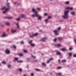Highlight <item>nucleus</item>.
Wrapping results in <instances>:
<instances>
[{
  "mask_svg": "<svg viewBox=\"0 0 76 76\" xmlns=\"http://www.w3.org/2000/svg\"><path fill=\"white\" fill-rule=\"evenodd\" d=\"M57 40V39L55 38L54 40V41H55V42H56Z\"/></svg>",
  "mask_w": 76,
  "mask_h": 76,
  "instance_id": "45",
  "label": "nucleus"
},
{
  "mask_svg": "<svg viewBox=\"0 0 76 76\" xmlns=\"http://www.w3.org/2000/svg\"><path fill=\"white\" fill-rule=\"evenodd\" d=\"M58 62H59V63H60V59H59L58 60Z\"/></svg>",
  "mask_w": 76,
  "mask_h": 76,
  "instance_id": "53",
  "label": "nucleus"
},
{
  "mask_svg": "<svg viewBox=\"0 0 76 76\" xmlns=\"http://www.w3.org/2000/svg\"><path fill=\"white\" fill-rule=\"evenodd\" d=\"M37 10H40V9L39 8H37Z\"/></svg>",
  "mask_w": 76,
  "mask_h": 76,
  "instance_id": "50",
  "label": "nucleus"
},
{
  "mask_svg": "<svg viewBox=\"0 0 76 76\" xmlns=\"http://www.w3.org/2000/svg\"><path fill=\"white\" fill-rule=\"evenodd\" d=\"M69 56H71L72 55V53H69Z\"/></svg>",
  "mask_w": 76,
  "mask_h": 76,
  "instance_id": "36",
  "label": "nucleus"
},
{
  "mask_svg": "<svg viewBox=\"0 0 76 76\" xmlns=\"http://www.w3.org/2000/svg\"><path fill=\"white\" fill-rule=\"evenodd\" d=\"M32 42V40H31L29 42V44H31Z\"/></svg>",
  "mask_w": 76,
  "mask_h": 76,
  "instance_id": "17",
  "label": "nucleus"
},
{
  "mask_svg": "<svg viewBox=\"0 0 76 76\" xmlns=\"http://www.w3.org/2000/svg\"><path fill=\"white\" fill-rule=\"evenodd\" d=\"M61 61L62 63H66V60L64 59L62 60Z\"/></svg>",
  "mask_w": 76,
  "mask_h": 76,
  "instance_id": "13",
  "label": "nucleus"
},
{
  "mask_svg": "<svg viewBox=\"0 0 76 76\" xmlns=\"http://www.w3.org/2000/svg\"><path fill=\"white\" fill-rule=\"evenodd\" d=\"M41 19V17L40 16H39L38 17V19L39 20H40V19Z\"/></svg>",
  "mask_w": 76,
  "mask_h": 76,
  "instance_id": "30",
  "label": "nucleus"
},
{
  "mask_svg": "<svg viewBox=\"0 0 76 76\" xmlns=\"http://www.w3.org/2000/svg\"><path fill=\"white\" fill-rule=\"evenodd\" d=\"M74 42H75V44H76V39H74Z\"/></svg>",
  "mask_w": 76,
  "mask_h": 76,
  "instance_id": "46",
  "label": "nucleus"
},
{
  "mask_svg": "<svg viewBox=\"0 0 76 76\" xmlns=\"http://www.w3.org/2000/svg\"><path fill=\"white\" fill-rule=\"evenodd\" d=\"M50 0V1H52V0Z\"/></svg>",
  "mask_w": 76,
  "mask_h": 76,
  "instance_id": "63",
  "label": "nucleus"
},
{
  "mask_svg": "<svg viewBox=\"0 0 76 76\" xmlns=\"http://www.w3.org/2000/svg\"><path fill=\"white\" fill-rule=\"evenodd\" d=\"M24 42H23V41H21V44H24Z\"/></svg>",
  "mask_w": 76,
  "mask_h": 76,
  "instance_id": "52",
  "label": "nucleus"
},
{
  "mask_svg": "<svg viewBox=\"0 0 76 76\" xmlns=\"http://www.w3.org/2000/svg\"><path fill=\"white\" fill-rule=\"evenodd\" d=\"M28 65L27 66H26L27 68H28Z\"/></svg>",
  "mask_w": 76,
  "mask_h": 76,
  "instance_id": "57",
  "label": "nucleus"
},
{
  "mask_svg": "<svg viewBox=\"0 0 76 76\" xmlns=\"http://www.w3.org/2000/svg\"><path fill=\"white\" fill-rule=\"evenodd\" d=\"M5 18H7V19H12L13 18V17H5Z\"/></svg>",
  "mask_w": 76,
  "mask_h": 76,
  "instance_id": "11",
  "label": "nucleus"
},
{
  "mask_svg": "<svg viewBox=\"0 0 76 76\" xmlns=\"http://www.w3.org/2000/svg\"><path fill=\"white\" fill-rule=\"evenodd\" d=\"M33 37H34V34L30 35V38H33Z\"/></svg>",
  "mask_w": 76,
  "mask_h": 76,
  "instance_id": "19",
  "label": "nucleus"
},
{
  "mask_svg": "<svg viewBox=\"0 0 76 76\" xmlns=\"http://www.w3.org/2000/svg\"><path fill=\"white\" fill-rule=\"evenodd\" d=\"M34 75V74L33 73H32L31 74V76H33Z\"/></svg>",
  "mask_w": 76,
  "mask_h": 76,
  "instance_id": "40",
  "label": "nucleus"
},
{
  "mask_svg": "<svg viewBox=\"0 0 76 76\" xmlns=\"http://www.w3.org/2000/svg\"><path fill=\"white\" fill-rule=\"evenodd\" d=\"M18 70L20 72H22V69H21L20 68L18 69Z\"/></svg>",
  "mask_w": 76,
  "mask_h": 76,
  "instance_id": "29",
  "label": "nucleus"
},
{
  "mask_svg": "<svg viewBox=\"0 0 76 76\" xmlns=\"http://www.w3.org/2000/svg\"><path fill=\"white\" fill-rule=\"evenodd\" d=\"M8 67H11V65H8Z\"/></svg>",
  "mask_w": 76,
  "mask_h": 76,
  "instance_id": "47",
  "label": "nucleus"
},
{
  "mask_svg": "<svg viewBox=\"0 0 76 76\" xmlns=\"http://www.w3.org/2000/svg\"><path fill=\"white\" fill-rule=\"evenodd\" d=\"M37 61V60H36L35 61Z\"/></svg>",
  "mask_w": 76,
  "mask_h": 76,
  "instance_id": "59",
  "label": "nucleus"
},
{
  "mask_svg": "<svg viewBox=\"0 0 76 76\" xmlns=\"http://www.w3.org/2000/svg\"><path fill=\"white\" fill-rule=\"evenodd\" d=\"M73 7H67L66 8V9H68L69 10H73Z\"/></svg>",
  "mask_w": 76,
  "mask_h": 76,
  "instance_id": "7",
  "label": "nucleus"
},
{
  "mask_svg": "<svg viewBox=\"0 0 76 76\" xmlns=\"http://www.w3.org/2000/svg\"><path fill=\"white\" fill-rule=\"evenodd\" d=\"M11 32L12 33V34H14V33H15V32H16V30H14L13 29H12Z\"/></svg>",
  "mask_w": 76,
  "mask_h": 76,
  "instance_id": "9",
  "label": "nucleus"
},
{
  "mask_svg": "<svg viewBox=\"0 0 76 76\" xmlns=\"http://www.w3.org/2000/svg\"><path fill=\"white\" fill-rule=\"evenodd\" d=\"M50 61L49 59L47 61V63L48 64L50 63Z\"/></svg>",
  "mask_w": 76,
  "mask_h": 76,
  "instance_id": "32",
  "label": "nucleus"
},
{
  "mask_svg": "<svg viewBox=\"0 0 76 76\" xmlns=\"http://www.w3.org/2000/svg\"><path fill=\"white\" fill-rule=\"evenodd\" d=\"M21 17L22 18H25V15H22L21 16Z\"/></svg>",
  "mask_w": 76,
  "mask_h": 76,
  "instance_id": "34",
  "label": "nucleus"
},
{
  "mask_svg": "<svg viewBox=\"0 0 76 76\" xmlns=\"http://www.w3.org/2000/svg\"><path fill=\"white\" fill-rule=\"evenodd\" d=\"M61 30V27H59L58 28V30H56L53 31V32L55 33V35H59V34L58 33V31H60Z\"/></svg>",
  "mask_w": 76,
  "mask_h": 76,
  "instance_id": "3",
  "label": "nucleus"
},
{
  "mask_svg": "<svg viewBox=\"0 0 76 76\" xmlns=\"http://www.w3.org/2000/svg\"><path fill=\"white\" fill-rule=\"evenodd\" d=\"M13 48L15 49H16V46H15V45H14Z\"/></svg>",
  "mask_w": 76,
  "mask_h": 76,
  "instance_id": "37",
  "label": "nucleus"
},
{
  "mask_svg": "<svg viewBox=\"0 0 76 76\" xmlns=\"http://www.w3.org/2000/svg\"><path fill=\"white\" fill-rule=\"evenodd\" d=\"M58 40H61L63 39V38L61 37H59L58 38Z\"/></svg>",
  "mask_w": 76,
  "mask_h": 76,
  "instance_id": "23",
  "label": "nucleus"
},
{
  "mask_svg": "<svg viewBox=\"0 0 76 76\" xmlns=\"http://www.w3.org/2000/svg\"><path fill=\"white\" fill-rule=\"evenodd\" d=\"M56 54L59 56H60V55H61V53L57 51L56 52Z\"/></svg>",
  "mask_w": 76,
  "mask_h": 76,
  "instance_id": "12",
  "label": "nucleus"
},
{
  "mask_svg": "<svg viewBox=\"0 0 76 76\" xmlns=\"http://www.w3.org/2000/svg\"><path fill=\"white\" fill-rule=\"evenodd\" d=\"M49 60V61H51V60H53V58H50Z\"/></svg>",
  "mask_w": 76,
  "mask_h": 76,
  "instance_id": "31",
  "label": "nucleus"
},
{
  "mask_svg": "<svg viewBox=\"0 0 76 76\" xmlns=\"http://www.w3.org/2000/svg\"><path fill=\"white\" fill-rule=\"evenodd\" d=\"M2 63L3 64H6V62L5 61H3L2 62Z\"/></svg>",
  "mask_w": 76,
  "mask_h": 76,
  "instance_id": "35",
  "label": "nucleus"
},
{
  "mask_svg": "<svg viewBox=\"0 0 76 76\" xmlns=\"http://www.w3.org/2000/svg\"><path fill=\"white\" fill-rule=\"evenodd\" d=\"M71 15H75V12H71Z\"/></svg>",
  "mask_w": 76,
  "mask_h": 76,
  "instance_id": "25",
  "label": "nucleus"
},
{
  "mask_svg": "<svg viewBox=\"0 0 76 76\" xmlns=\"http://www.w3.org/2000/svg\"><path fill=\"white\" fill-rule=\"evenodd\" d=\"M59 22H63V20H61V21L59 20Z\"/></svg>",
  "mask_w": 76,
  "mask_h": 76,
  "instance_id": "55",
  "label": "nucleus"
},
{
  "mask_svg": "<svg viewBox=\"0 0 76 76\" xmlns=\"http://www.w3.org/2000/svg\"><path fill=\"white\" fill-rule=\"evenodd\" d=\"M61 67L60 66L58 67L57 68V69H61Z\"/></svg>",
  "mask_w": 76,
  "mask_h": 76,
  "instance_id": "39",
  "label": "nucleus"
},
{
  "mask_svg": "<svg viewBox=\"0 0 76 76\" xmlns=\"http://www.w3.org/2000/svg\"><path fill=\"white\" fill-rule=\"evenodd\" d=\"M5 53H7V54H10V50L8 49H7L6 50Z\"/></svg>",
  "mask_w": 76,
  "mask_h": 76,
  "instance_id": "5",
  "label": "nucleus"
},
{
  "mask_svg": "<svg viewBox=\"0 0 76 76\" xmlns=\"http://www.w3.org/2000/svg\"><path fill=\"white\" fill-rule=\"evenodd\" d=\"M16 25H17V28H19V24H18V23H17Z\"/></svg>",
  "mask_w": 76,
  "mask_h": 76,
  "instance_id": "28",
  "label": "nucleus"
},
{
  "mask_svg": "<svg viewBox=\"0 0 76 76\" xmlns=\"http://www.w3.org/2000/svg\"><path fill=\"white\" fill-rule=\"evenodd\" d=\"M1 9L2 10H3V9H4V10H5V11L3 12V13H4V14H5V13H6L7 12V11L8 10H9V8H7L6 9V7H2L1 8Z\"/></svg>",
  "mask_w": 76,
  "mask_h": 76,
  "instance_id": "4",
  "label": "nucleus"
},
{
  "mask_svg": "<svg viewBox=\"0 0 76 76\" xmlns=\"http://www.w3.org/2000/svg\"><path fill=\"white\" fill-rule=\"evenodd\" d=\"M47 13H45L44 15V16H47Z\"/></svg>",
  "mask_w": 76,
  "mask_h": 76,
  "instance_id": "42",
  "label": "nucleus"
},
{
  "mask_svg": "<svg viewBox=\"0 0 76 76\" xmlns=\"http://www.w3.org/2000/svg\"><path fill=\"white\" fill-rule=\"evenodd\" d=\"M61 50L62 51H66V49H62Z\"/></svg>",
  "mask_w": 76,
  "mask_h": 76,
  "instance_id": "20",
  "label": "nucleus"
},
{
  "mask_svg": "<svg viewBox=\"0 0 76 76\" xmlns=\"http://www.w3.org/2000/svg\"><path fill=\"white\" fill-rule=\"evenodd\" d=\"M18 54L20 57H22L23 56V54L21 53H18Z\"/></svg>",
  "mask_w": 76,
  "mask_h": 76,
  "instance_id": "10",
  "label": "nucleus"
},
{
  "mask_svg": "<svg viewBox=\"0 0 76 76\" xmlns=\"http://www.w3.org/2000/svg\"><path fill=\"white\" fill-rule=\"evenodd\" d=\"M6 36H7V35L6 34V33L5 32H4L2 35V37H6Z\"/></svg>",
  "mask_w": 76,
  "mask_h": 76,
  "instance_id": "8",
  "label": "nucleus"
},
{
  "mask_svg": "<svg viewBox=\"0 0 76 76\" xmlns=\"http://www.w3.org/2000/svg\"><path fill=\"white\" fill-rule=\"evenodd\" d=\"M32 11L34 13H35V14H33L32 15V16L33 17H35V16H36V17H38L39 16V15L38 14L37 12H35V9H32Z\"/></svg>",
  "mask_w": 76,
  "mask_h": 76,
  "instance_id": "1",
  "label": "nucleus"
},
{
  "mask_svg": "<svg viewBox=\"0 0 76 76\" xmlns=\"http://www.w3.org/2000/svg\"><path fill=\"white\" fill-rule=\"evenodd\" d=\"M47 39L46 37H44L43 38L41 39V41H42V42H44L45 40Z\"/></svg>",
  "mask_w": 76,
  "mask_h": 76,
  "instance_id": "6",
  "label": "nucleus"
},
{
  "mask_svg": "<svg viewBox=\"0 0 76 76\" xmlns=\"http://www.w3.org/2000/svg\"><path fill=\"white\" fill-rule=\"evenodd\" d=\"M17 62H18V63H22L23 61H22L17 60Z\"/></svg>",
  "mask_w": 76,
  "mask_h": 76,
  "instance_id": "18",
  "label": "nucleus"
},
{
  "mask_svg": "<svg viewBox=\"0 0 76 76\" xmlns=\"http://www.w3.org/2000/svg\"><path fill=\"white\" fill-rule=\"evenodd\" d=\"M51 18V16H50L48 17V19H50V18Z\"/></svg>",
  "mask_w": 76,
  "mask_h": 76,
  "instance_id": "48",
  "label": "nucleus"
},
{
  "mask_svg": "<svg viewBox=\"0 0 76 76\" xmlns=\"http://www.w3.org/2000/svg\"><path fill=\"white\" fill-rule=\"evenodd\" d=\"M16 3H17V2H15V3H14V4H16Z\"/></svg>",
  "mask_w": 76,
  "mask_h": 76,
  "instance_id": "56",
  "label": "nucleus"
},
{
  "mask_svg": "<svg viewBox=\"0 0 76 76\" xmlns=\"http://www.w3.org/2000/svg\"><path fill=\"white\" fill-rule=\"evenodd\" d=\"M18 5H19V3H18Z\"/></svg>",
  "mask_w": 76,
  "mask_h": 76,
  "instance_id": "61",
  "label": "nucleus"
},
{
  "mask_svg": "<svg viewBox=\"0 0 76 76\" xmlns=\"http://www.w3.org/2000/svg\"><path fill=\"white\" fill-rule=\"evenodd\" d=\"M0 65H1V64H0Z\"/></svg>",
  "mask_w": 76,
  "mask_h": 76,
  "instance_id": "64",
  "label": "nucleus"
},
{
  "mask_svg": "<svg viewBox=\"0 0 76 76\" xmlns=\"http://www.w3.org/2000/svg\"><path fill=\"white\" fill-rule=\"evenodd\" d=\"M69 13V11H65L64 15L62 16L63 18L64 19H67V18H68V13Z\"/></svg>",
  "mask_w": 76,
  "mask_h": 76,
  "instance_id": "2",
  "label": "nucleus"
},
{
  "mask_svg": "<svg viewBox=\"0 0 76 76\" xmlns=\"http://www.w3.org/2000/svg\"><path fill=\"white\" fill-rule=\"evenodd\" d=\"M24 53H27V51L26 50H23Z\"/></svg>",
  "mask_w": 76,
  "mask_h": 76,
  "instance_id": "38",
  "label": "nucleus"
},
{
  "mask_svg": "<svg viewBox=\"0 0 76 76\" xmlns=\"http://www.w3.org/2000/svg\"><path fill=\"white\" fill-rule=\"evenodd\" d=\"M6 25L7 26H9V25H10V23L8 22H6Z\"/></svg>",
  "mask_w": 76,
  "mask_h": 76,
  "instance_id": "14",
  "label": "nucleus"
},
{
  "mask_svg": "<svg viewBox=\"0 0 76 76\" xmlns=\"http://www.w3.org/2000/svg\"><path fill=\"white\" fill-rule=\"evenodd\" d=\"M66 4H69V1H66Z\"/></svg>",
  "mask_w": 76,
  "mask_h": 76,
  "instance_id": "33",
  "label": "nucleus"
},
{
  "mask_svg": "<svg viewBox=\"0 0 76 76\" xmlns=\"http://www.w3.org/2000/svg\"><path fill=\"white\" fill-rule=\"evenodd\" d=\"M73 57H76V54H74Z\"/></svg>",
  "mask_w": 76,
  "mask_h": 76,
  "instance_id": "43",
  "label": "nucleus"
},
{
  "mask_svg": "<svg viewBox=\"0 0 76 76\" xmlns=\"http://www.w3.org/2000/svg\"><path fill=\"white\" fill-rule=\"evenodd\" d=\"M47 21H48V20L47 19L45 20V22H47Z\"/></svg>",
  "mask_w": 76,
  "mask_h": 76,
  "instance_id": "54",
  "label": "nucleus"
},
{
  "mask_svg": "<svg viewBox=\"0 0 76 76\" xmlns=\"http://www.w3.org/2000/svg\"><path fill=\"white\" fill-rule=\"evenodd\" d=\"M50 75H52V74L51 73H50Z\"/></svg>",
  "mask_w": 76,
  "mask_h": 76,
  "instance_id": "60",
  "label": "nucleus"
},
{
  "mask_svg": "<svg viewBox=\"0 0 76 76\" xmlns=\"http://www.w3.org/2000/svg\"><path fill=\"white\" fill-rule=\"evenodd\" d=\"M33 35H34V37H35V36H37V35H38V33H35V34H34Z\"/></svg>",
  "mask_w": 76,
  "mask_h": 76,
  "instance_id": "15",
  "label": "nucleus"
},
{
  "mask_svg": "<svg viewBox=\"0 0 76 76\" xmlns=\"http://www.w3.org/2000/svg\"><path fill=\"white\" fill-rule=\"evenodd\" d=\"M42 65L43 66H46V64L45 63H42Z\"/></svg>",
  "mask_w": 76,
  "mask_h": 76,
  "instance_id": "16",
  "label": "nucleus"
},
{
  "mask_svg": "<svg viewBox=\"0 0 76 76\" xmlns=\"http://www.w3.org/2000/svg\"><path fill=\"white\" fill-rule=\"evenodd\" d=\"M31 57L33 58H35V59L36 58V57L35 56H33V55H31Z\"/></svg>",
  "mask_w": 76,
  "mask_h": 76,
  "instance_id": "24",
  "label": "nucleus"
},
{
  "mask_svg": "<svg viewBox=\"0 0 76 76\" xmlns=\"http://www.w3.org/2000/svg\"><path fill=\"white\" fill-rule=\"evenodd\" d=\"M18 58H15V60H16L17 61H18Z\"/></svg>",
  "mask_w": 76,
  "mask_h": 76,
  "instance_id": "26",
  "label": "nucleus"
},
{
  "mask_svg": "<svg viewBox=\"0 0 76 76\" xmlns=\"http://www.w3.org/2000/svg\"><path fill=\"white\" fill-rule=\"evenodd\" d=\"M31 46H32V47H34V46H35V44H32V43H31Z\"/></svg>",
  "mask_w": 76,
  "mask_h": 76,
  "instance_id": "21",
  "label": "nucleus"
},
{
  "mask_svg": "<svg viewBox=\"0 0 76 76\" xmlns=\"http://www.w3.org/2000/svg\"><path fill=\"white\" fill-rule=\"evenodd\" d=\"M72 49H73V48H70L69 49V50H72Z\"/></svg>",
  "mask_w": 76,
  "mask_h": 76,
  "instance_id": "51",
  "label": "nucleus"
},
{
  "mask_svg": "<svg viewBox=\"0 0 76 76\" xmlns=\"http://www.w3.org/2000/svg\"><path fill=\"white\" fill-rule=\"evenodd\" d=\"M36 71H39V70H40L39 69H36Z\"/></svg>",
  "mask_w": 76,
  "mask_h": 76,
  "instance_id": "44",
  "label": "nucleus"
},
{
  "mask_svg": "<svg viewBox=\"0 0 76 76\" xmlns=\"http://www.w3.org/2000/svg\"><path fill=\"white\" fill-rule=\"evenodd\" d=\"M7 6L9 7V8H10V5L9 3H7Z\"/></svg>",
  "mask_w": 76,
  "mask_h": 76,
  "instance_id": "27",
  "label": "nucleus"
},
{
  "mask_svg": "<svg viewBox=\"0 0 76 76\" xmlns=\"http://www.w3.org/2000/svg\"><path fill=\"white\" fill-rule=\"evenodd\" d=\"M58 75L59 76H61V73H58Z\"/></svg>",
  "mask_w": 76,
  "mask_h": 76,
  "instance_id": "41",
  "label": "nucleus"
},
{
  "mask_svg": "<svg viewBox=\"0 0 76 76\" xmlns=\"http://www.w3.org/2000/svg\"><path fill=\"white\" fill-rule=\"evenodd\" d=\"M16 20H20V18H17L16 19Z\"/></svg>",
  "mask_w": 76,
  "mask_h": 76,
  "instance_id": "49",
  "label": "nucleus"
},
{
  "mask_svg": "<svg viewBox=\"0 0 76 76\" xmlns=\"http://www.w3.org/2000/svg\"><path fill=\"white\" fill-rule=\"evenodd\" d=\"M39 31V32H41L42 31V30H40Z\"/></svg>",
  "mask_w": 76,
  "mask_h": 76,
  "instance_id": "58",
  "label": "nucleus"
},
{
  "mask_svg": "<svg viewBox=\"0 0 76 76\" xmlns=\"http://www.w3.org/2000/svg\"><path fill=\"white\" fill-rule=\"evenodd\" d=\"M57 45L58 47H61V45L60 44H58Z\"/></svg>",
  "mask_w": 76,
  "mask_h": 76,
  "instance_id": "22",
  "label": "nucleus"
},
{
  "mask_svg": "<svg viewBox=\"0 0 76 76\" xmlns=\"http://www.w3.org/2000/svg\"><path fill=\"white\" fill-rule=\"evenodd\" d=\"M7 1H8V0H7Z\"/></svg>",
  "mask_w": 76,
  "mask_h": 76,
  "instance_id": "62",
  "label": "nucleus"
}]
</instances>
